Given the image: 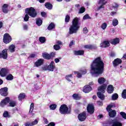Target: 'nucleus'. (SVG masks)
<instances>
[{
	"mask_svg": "<svg viewBox=\"0 0 126 126\" xmlns=\"http://www.w3.org/2000/svg\"><path fill=\"white\" fill-rule=\"evenodd\" d=\"M104 72V62L101 57L94 59L91 65V73L93 76L97 77Z\"/></svg>",
	"mask_w": 126,
	"mask_h": 126,
	"instance_id": "nucleus-1",
	"label": "nucleus"
},
{
	"mask_svg": "<svg viewBox=\"0 0 126 126\" xmlns=\"http://www.w3.org/2000/svg\"><path fill=\"white\" fill-rule=\"evenodd\" d=\"M80 26H79V18L75 17L72 21V25L69 29V34L71 35L74 33H76L78 31Z\"/></svg>",
	"mask_w": 126,
	"mask_h": 126,
	"instance_id": "nucleus-2",
	"label": "nucleus"
},
{
	"mask_svg": "<svg viewBox=\"0 0 126 126\" xmlns=\"http://www.w3.org/2000/svg\"><path fill=\"white\" fill-rule=\"evenodd\" d=\"M107 88L106 85H103L100 86L98 88L97 97L101 99V100H104L105 99V95L103 94L105 93V90Z\"/></svg>",
	"mask_w": 126,
	"mask_h": 126,
	"instance_id": "nucleus-3",
	"label": "nucleus"
},
{
	"mask_svg": "<svg viewBox=\"0 0 126 126\" xmlns=\"http://www.w3.org/2000/svg\"><path fill=\"white\" fill-rule=\"evenodd\" d=\"M25 13H27L31 17H32V18H34V17L37 16L36 10L32 7L26 8L25 9Z\"/></svg>",
	"mask_w": 126,
	"mask_h": 126,
	"instance_id": "nucleus-4",
	"label": "nucleus"
},
{
	"mask_svg": "<svg viewBox=\"0 0 126 126\" xmlns=\"http://www.w3.org/2000/svg\"><path fill=\"white\" fill-rule=\"evenodd\" d=\"M60 112L62 115H65V114H69L70 110H68V107L65 104H63L61 106L60 109Z\"/></svg>",
	"mask_w": 126,
	"mask_h": 126,
	"instance_id": "nucleus-5",
	"label": "nucleus"
},
{
	"mask_svg": "<svg viewBox=\"0 0 126 126\" xmlns=\"http://www.w3.org/2000/svg\"><path fill=\"white\" fill-rule=\"evenodd\" d=\"M43 70H49V71H54L55 69V62L52 61L51 62L50 64L48 65H45L42 67Z\"/></svg>",
	"mask_w": 126,
	"mask_h": 126,
	"instance_id": "nucleus-6",
	"label": "nucleus"
},
{
	"mask_svg": "<svg viewBox=\"0 0 126 126\" xmlns=\"http://www.w3.org/2000/svg\"><path fill=\"white\" fill-rule=\"evenodd\" d=\"M107 3L106 0H99L97 2V10H100L105 8V5Z\"/></svg>",
	"mask_w": 126,
	"mask_h": 126,
	"instance_id": "nucleus-7",
	"label": "nucleus"
},
{
	"mask_svg": "<svg viewBox=\"0 0 126 126\" xmlns=\"http://www.w3.org/2000/svg\"><path fill=\"white\" fill-rule=\"evenodd\" d=\"M9 73V70L7 68H2L0 70V75L1 77H5Z\"/></svg>",
	"mask_w": 126,
	"mask_h": 126,
	"instance_id": "nucleus-8",
	"label": "nucleus"
},
{
	"mask_svg": "<svg viewBox=\"0 0 126 126\" xmlns=\"http://www.w3.org/2000/svg\"><path fill=\"white\" fill-rule=\"evenodd\" d=\"M11 36L9 35L8 33H5L3 36V41L5 44H8L10 42H11Z\"/></svg>",
	"mask_w": 126,
	"mask_h": 126,
	"instance_id": "nucleus-9",
	"label": "nucleus"
},
{
	"mask_svg": "<svg viewBox=\"0 0 126 126\" xmlns=\"http://www.w3.org/2000/svg\"><path fill=\"white\" fill-rule=\"evenodd\" d=\"M87 70L85 68H82L79 70L78 72H75V73H77V77L80 78L81 77L82 74H86Z\"/></svg>",
	"mask_w": 126,
	"mask_h": 126,
	"instance_id": "nucleus-10",
	"label": "nucleus"
},
{
	"mask_svg": "<svg viewBox=\"0 0 126 126\" xmlns=\"http://www.w3.org/2000/svg\"><path fill=\"white\" fill-rule=\"evenodd\" d=\"M78 118L80 122H84L85 120H86V114L85 112H83L79 114Z\"/></svg>",
	"mask_w": 126,
	"mask_h": 126,
	"instance_id": "nucleus-11",
	"label": "nucleus"
},
{
	"mask_svg": "<svg viewBox=\"0 0 126 126\" xmlns=\"http://www.w3.org/2000/svg\"><path fill=\"white\" fill-rule=\"evenodd\" d=\"M0 58H3L4 60L7 59V49H4L0 53Z\"/></svg>",
	"mask_w": 126,
	"mask_h": 126,
	"instance_id": "nucleus-12",
	"label": "nucleus"
},
{
	"mask_svg": "<svg viewBox=\"0 0 126 126\" xmlns=\"http://www.w3.org/2000/svg\"><path fill=\"white\" fill-rule=\"evenodd\" d=\"M9 102V97H6L4 99L2 100L1 102L0 103V106L1 107H4L6 104H8V103Z\"/></svg>",
	"mask_w": 126,
	"mask_h": 126,
	"instance_id": "nucleus-13",
	"label": "nucleus"
},
{
	"mask_svg": "<svg viewBox=\"0 0 126 126\" xmlns=\"http://www.w3.org/2000/svg\"><path fill=\"white\" fill-rule=\"evenodd\" d=\"M0 93L1 96H7V88L5 87L0 90Z\"/></svg>",
	"mask_w": 126,
	"mask_h": 126,
	"instance_id": "nucleus-14",
	"label": "nucleus"
},
{
	"mask_svg": "<svg viewBox=\"0 0 126 126\" xmlns=\"http://www.w3.org/2000/svg\"><path fill=\"white\" fill-rule=\"evenodd\" d=\"M122 63V60L119 58H117L114 60V61L113 62V65L115 67H116V66H118L119 64H121Z\"/></svg>",
	"mask_w": 126,
	"mask_h": 126,
	"instance_id": "nucleus-15",
	"label": "nucleus"
},
{
	"mask_svg": "<svg viewBox=\"0 0 126 126\" xmlns=\"http://www.w3.org/2000/svg\"><path fill=\"white\" fill-rule=\"evenodd\" d=\"M91 90H92V88H91V87H90L89 85L85 86L83 89V91L85 93H89Z\"/></svg>",
	"mask_w": 126,
	"mask_h": 126,
	"instance_id": "nucleus-16",
	"label": "nucleus"
},
{
	"mask_svg": "<svg viewBox=\"0 0 126 126\" xmlns=\"http://www.w3.org/2000/svg\"><path fill=\"white\" fill-rule=\"evenodd\" d=\"M87 111L90 114L94 113V106L92 104H89L87 106Z\"/></svg>",
	"mask_w": 126,
	"mask_h": 126,
	"instance_id": "nucleus-17",
	"label": "nucleus"
},
{
	"mask_svg": "<svg viewBox=\"0 0 126 126\" xmlns=\"http://www.w3.org/2000/svg\"><path fill=\"white\" fill-rule=\"evenodd\" d=\"M44 60L43 59H39L34 63V66L36 67H39V66H41L42 64H43V63Z\"/></svg>",
	"mask_w": 126,
	"mask_h": 126,
	"instance_id": "nucleus-18",
	"label": "nucleus"
},
{
	"mask_svg": "<svg viewBox=\"0 0 126 126\" xmlns=\"http://www.w3.org/2000/svg\"><path fill=\"white\" fill-rule=\"evenodd\" d=\"M109 46H110V43L108 41H104L100 44L101 48H107V47H109Z\"/></svg>",
	"mask_w": 126,
	"mask_h": 126,
	"instance_id": "nucleus-19",
	"label": "nucleus"
},
{
	"mask_svg": "<svg viewBox=\"0 0 126 126\" xmlns=\"http://www.w3.org/2000/svg\"><path fill=\"white\" fill-rule=\"evenodd\" d=\"M109 112V116L111 118H114V117H116V115H117V112H116V110H110Z\"/></svg>",
	"mask_w": 126,
	"mask_h": 126,
	"instance_id": "nucleus-20",
	"label": "nucleus"
},
{
	"mask_svg": "<svg viewBox=\"0 0 126 126\" xmlns=\"http://www.w3.org/2000/svg\"><path fill=\"white\" fill-rule=\"evenodd\" d=\"M7 7H8V4H4L3 5L2 7V9L4 13H7L8 12V9L7 8Z\"/></svg>",
	"mask_w": 126,
	"mask_h": 126,
	"instance_id": "nucleus-21",
	"label": "nucleus"
},
{
	"mask_svg": "<svg viewBox=\"0 0 126 126\" xmlns=\"http://www.w3.org/2000/svg\"><path fill=\"white\" fill-rule=\"evenodd\" d=\"M97 82L99 84H104L106 82V79L104 77H99L97 80Z\"/></svg>",
	"mask_w": 126,
	"mask_h": 126,
	"instance_id": "nucleus-22",
	"label": "nucleus"
},
{
	"mask_svg": "<svg viewBox=\"0 0 126 126\" xmlns=\"http://www.w3.org/2000/svg\"><path fill=\"white\" fill-rule=\"evenodd\" d=\"M107 92L109 94H111V93H113V92H114V87L113 85H110L108 86L107 88Z\"/></svg>",
	"mask_w": 126,
	"mask_h": 126,
	"instance_id": "nucleus-23",
	"label": "nucleus"
},
{
	"mask_svg": "<svg viewBox=\"0 0 126 126\" xmlns=\"http://www.w3.org/2000/svg\"><path fill=\"white\" fill-rule=\"evenodd\" d=\"M8 50L10 53H14L15 52V46L13 44L9 46Z\"/></svg>",
	"mask_w": 126,
	"mask_h": 126,
	"instance_id": "nucleus-24",
	"label": "nucleus"
},
{
	"mask_svg": "<svg viewBox=\"0 0 126 126\" xmlns=\"http://www.w3.org/2000/svg\"><path fill=\"white\" fill-rule=\"evenodd\" d=\"M74 54L76 56H82L84 54V51L83 50L75 51L74 52Z\"/></svg>",
	"mask_w": 126,
	"mask_h": 126,
	"instance_id": "nucleus-25",
	"label": "nucleus"
},
{
	"mask_svg": "<svg viewBox=\"0 0 126 126\" xmlns=\"http://www.w3.org/2000/svg\"><path fill=\"white\" fill-rule=\"evenodd\" d=\"M42 57L43 58H44V59H45V60L51 59V56L50 55V54L47 53H42Z\"/></svg>",
	"mask_w": 126,
	"mask_h": 126,
	"instance_id": "nucleus-26",
	"label": "nucleus"
},
{
	"mask_svg": "<svg viewBox=\"0 0 126 126\" xmlns=\"http://www.w3.org/2000/svg\"><path fill=\"white\" fill-rule=\"evenodd\" d=\"M120 43V39L118 38H116L115 39H113L111 41V44L112 45H117V44H119Z\"/></svg>",
	"mask_w": 126,
	"mask_h": 126,
	"instance_id": "nucleus-27",
	"label": "nucleus"
},
{
	"mask_svg": "<svg viewBox=\"0 0 126 126\" xmlns=\"http://www.w3.org/2000/svg\"><path fill=\"white\" fill-rule=\"evenodd\" d=\"M36 23L38 26H41V25H42V23H43V21L40 18L36 19Z\"/></svg>",
	"mask_w": 126,
	"mask_h": 126,
	"instance_id": "nucleus-28",
	"label": "nucleus"
},
{
	"mask_svg": "<svg viewBox=\"0 0 126 126\" xmlns=\"http://www.w3.org/2000/svg\"><path fill=\"white\" fill-rule=\"evenodd\" d=\"M65 79H66L67 81H69V82H70L71 79H72V74L67 75L65 76Z\"/></svg>",
	"mask_w": 126,
	"mask_h": 126,
	"instance_id": "nucleus-29",
	"label": "nucleus"
},
{
	"mask_svg": "<svg viewBox=\"0 0 126 126\" xmlns=\"http://www.w3.org/2000/svg\"><path fill=\"white\" fill-rule=\"evenodd\" d=\"M45 5L48 9H52L53 8V5L50 3H46Z\"/></svg>",
	"mask_w": 126,
	"mask_h": 126,
	"instance_id": "nucleus-30",
	"label": "nucleus"
},
{
	"mask_svg": "<svg viewBox=\"0 0 126 126\" xmlns=\"http://www.w3.org/2000/svg\"><path fill=\"white\" fill-rule=\"evenodd\" d=\"M25 98V94L22 93L20 94L18 96V99L20 101H21L22 99H24Z\"/></svg>",
	"mask_w": 126,
	"mask_h": 126,
	"instance_id": "nucleus-31",
	"label": "nucleus"
},
{
	"mask_svg": "<svg viewBox=\"0 0 126 126\" xmlns=\"http://www.w3.org/2000/svg\"><path fill=\"white\" fill-rule=\"evenodd\" d=\"M55 24L51 23L48 26V27L47 28V29H48L49 30H52V29H55Z\"/></svg>",
	"mask_w": 126,
	"mask_h": 126,
	"instance_id": "nucleus-32",
	"label": "nucleus"
},
{
	"mask_svg": "<svg viewBox=\"0 0 126 126\" xmlns=\"http://www.w3.org/2000/svg\"><path fill=\"white\" fill-rule=\"evenodd\" d=\"M118 24L119 21L117 19H114L113 20L112 25H113V26H117V25H118Z\"/></svg>",
	"mask_w": 126,
	"mask_h": 126,
	"instance_id": "nucleus-33",
	"label": "nucleus"
},
{
	"mask_svg": "<svg viewBox=\"0 0 126 126\" xmlns=\"http://www.w3.org/2000/svg\"><path fill=\"white\" fill-rule=\"evenodd\" d=\"M39 40V42H40V43H42V44H44V43L46 42V38H45V37H40Z\"/></svg>",
	"mask_w": 126,
	"mask_h": 126,
	"instance_id": "nucleus-34",
	"label": "nucleus"
},
{
	"mask_svg": "<svg viewBox=\"0 0 126 126\" xmlns=\"http://www.w3.org/2000/svg\"><path fill=\"white\" fill-rule=\"evenodd\" d=\"M113 107H115V104H110L108 105L106 108L107 111L110 112V111L112 110L111 108H113Z\"/></svg>",
	"mask_w": 126,
	"mask_h": 126,
	"instance_id": "nucleus-35",
	"label": "nucleus"
},
{
	"mask_svg": "<svg viewBox=\"0 0 126 126\" xmlns=\"http://www.w3.org/2000/svg\"><path fill=\"white\" fill-rule=\"evenodd\" d=\"M6 79L7 80H12V79H13V76H12V74H9L8 75H7Z\"/></svg>",
	"mask_w": 126,
	"mask_h": 126,
	"instance_id": "nucleus-36",
	"label": "nucleus"
},
{
	"mask_svg": "<svg viewBox=\"0 0 126 126\" xmlns=\"http://www.w3.org/2000/svg\"><path fill=\"white\" fill-rule=\"evenodd\" d=\"M119 98V95H118V94H114L112 96V100H117Z\"/></svg>",
	"mask_w": 126,
	"mask_h": 126,
	"instance_id": "nucleus-37",
	"label": "nucleus"
},
{
	"mask_svg": "<svg viewBox=\"0 0 126 126\" xmlns=\"http://www.w3.org/2000/svg\"><path fill=\"white\" fill-rule=\"evenodd\" d=\"M33 110H34V103H32L30 106L29 113L31 114L32 113Z\"/></svg>",
	"mask_w": 126,
	"mask_h": 126,
	"instance_id": "nucleus-38",
	"label": "nucleus"
},
{
	"mask_svg": "<svg viewBox=\"0 0 126 126\" xmlns=\"http://www.w3.org/2000/svg\"><path fill=\"white\" fill-rule=\"evenodd\" d=\"M72 97L75 100H79L80 99V97L76 94H73Z\"/></svg>",
	"mask_w": 126,
	"mask_h": 126,
	"instance_id": "nucleus-39",
	"label": "nucleus"
},
{
	"mask_svg": "<svg viewBox=\"0 0 126 126\" xmlns=\"http://www.w3.org/2000/svg\"><path fill=\"white\" fill-rule=\"evenodd\" d=\"M122 96L123 99H126V90H124L122 94Z\"/></svg>",
	"mask_w": 126,
	"mask_h": 126,
	"instance_id": "nucleus-40",
	"label": "nucleus"
},
{
	"mask_svg": "<svg viewBox=\"0 0 126 126\" xmlns=\"http://www.w3.org/2000/svg\"><path fill=\"white\" fill-rule=\"evenodd\" d=\"M9 105L10 107H15L16 103L15 102V101H11L10 103H9Z\"/></svg>",
	"mask_w": 126,
	"mask_h": 126,
	"instance_id": "nucleus-41",
	"label": "nucleus"
},
{
	"mask_svg": "<svg viewBox=\"0 0 126 126\" xmlns=\"http://www.w3.org/2000/svg\"><path fill=\"white\" fill-rule=\"evenodd\" d=\"M54 49L56 50V51H59V50L61 49V46L58 44H56L54 46Z\"/></svg>",
	"mask_w": 126,
	"mask_h": 126,
	"instance_id": "nucleus-42",
	"label": "nucleus"
},
{
	"mask_svg": "<svg viewBox=\"0 0 126 126\" xmlns=\"http://www.w3.org/2000/svg\"><path fill=\"white\" fill-rule=\"evenodd\" d=\"M24 20L25 21H28V20H29V14L26 13L24 18Z\"/></svg>",
	"mask_w": 126,
	"mask_h": 126,
	"instance_id": "nucleus-43",
	"label": "nucleus"
},
{
	"mask_svg": "<svg viewBox=\"0 0 126 126\" xmlns=\"http://www.w3.org/2000/svg\"><path fill=\"white\" fill-rule=\"evenodd\" d=\"M101 27L103 29V30H105V29H106V28H107V23H103L101 25Z\"/></svg>",
	"mask_w": 126,
	"mask_h": 126,
	"instance_id": "nucleus-44",
	"label": "nucleus"
},
{
	"mask_svg": "<svg viewBox=\"0 0 126 126\" xmlns=\"http://www.w3.org/2000/svg\"><path fill=\"white\" fill-rule=\"evenodd\" d=\"M91 17H90V16H89V15L88 14H86L83 18V19H84V20H86V19H91Z\"/></svg>",
	"mask_w": 126,
	"mask_h": 126,
	"instance_id": "nucleus-45",
	"label": "nucleus"
},
{
	"mask_svg": "<svg viewBox=\"0 0 126 126\" xmlns=\"http://www.w3.org/2000/svg\"><path fill=\"white\" fill-rule=\"evenodd\" d=\"M57 108V105L56 104H52L50 106V108L51 110H56Z\"/></svg>",
	"mask_w": 126,
	"mask_h": 126,
	"instance_id": "nucleus-46",
	"label": "nucleus"
},
{
	"mask_svg": "<svg viewBox=\"0 0 126 126\" xmlns=\"http://www.w3.org/2000/svg\"><path fill=\"white\" fill-rule=\"evenodd\" d=\"M120 115L121 116H122V118H123V119H125V120H126V113L124 112H121L120 113Z\"/></svg>",
	"mask_w": 126,
	"mask_h": 126,
	"instance_id": "nucleus-47",
	"label": "nucleus"
},
{
	"mask_svg": "<svg viewBox=\"0 0 126 126\" xmlns=\"http://www.w3.org/2000/svg\"><path fill=\"white\" fill-rule=\"evenodd\" d=\"M70 19V17H69V16L68 15H66L65 18V22L66 23L69 22Z\"/></svg>",
	"mask_w": 126,
	"mask_h": 126,
	"instance_id": "nucleus-48",
	"label": "nucleus"
},
{
	"mask_svg": "<svg viewBox=\"0 0 126 126\" xmlns=\"http://www.w3.org/2000/svg\"><path fill=\"white\" fill-rule=\"evenodd\" d=\"M83 32L84 34H87L88 33V29L87 27H85L83 29Z\"/></svg>",
	"mask_w": 126,
	"mask_h": 126,
	"instance_id": "nucleus-49",
	"label": "nucleus"
},
{
	"mask_svg": "<svg viewBox=\"0 0 126 126\" xmlns=\"http://www.w3.org/2000/svg\"><path fill=\"white\" fill-rule=\"evenodd\" d=\"M84 48H85V49H93V46L91 45H85Z\"/></svg>",
	"mask_w": 126,
	"mask_h": 126,
	"instance_id": "nucleus-50",
	"label": "nucleus"
},
{
	"mask_svg": "<svg viewBox=\"0 0 126 126\" xmlns=\"http://www.w3.org/2000/svg\"><path fill=\"white\" fill-rule=\"evenodd\" d=\"M85 11V8L82 7L79 10V13H83Z\"/></svg>",
	"mask_w": 126,
	"mask_h": 126,
	"instance_id": "nucleus-51",
	"label": "nucleus"
},
{
	"mask_svg": "<svg viewBox=\"0 0 126 126\" xmlns=\"http://www.w3.org/2000/svg\"><path fill=\"white\" fill-rule=\"evenodd\" d=\"M3 116L4 118H7V117H8V112H7V111H5L3 113Z\"/></svg>",
	"mask_w": 126,
	"mask_h": 126,
	"instance_id": "nucleus-52",
	"label": "nucleus"
},
{
	"mask_svg": "<svg viewBox=\"0 0 126 126\" xmlns=\"http://www.w3.org/2000/svg\"><path fill=\"white\" fill-rule=\"evenodd\" d=\"M49 55L50 56V59H52V58H55V56H56V53L52 52Z\"/></svg>",
	"mask_w": 126,
	"mask_h": 126,
	"instance_id": "nucleus-53",
	"label": "nucleus"
},
{
	"mask_svg": "<svg viewBox=\"0 0 126 126\" xmlns=\"http://www.w3.org/2000/svg\"><path fill=\"white\" fill-rule=\"evenodd\" d=\"M62 58H59V59L58 58H56L55 59V62L56 63H60V60H61Z\"/></svg>",
	"mask_w": 126,
	"mask_h": 126,
	"instance_id": "nucleus-54",
	"label": "nucleus"
},
{
	"mask_svg": "<svg viewBox=\"0 0 126 126\" xmlns=\"http://www.w3.org/2000/svg\"><path fill=\"white\" fill-rule=\"evenodd\" d=\"M37 124H38V121L35 120L32 123V126H35V125H37Z\"/></svg>",
	"mask_w": 126,
	"mask_h": 126,
	"instance_id": "nucleus-55",
	"label": "nucleus"
},
{
	"mask_svg": "<svg viewBox=\"0 0 126 126\" xmlns=\"http://www.w3.org/2000/svg\"><path fill=\"white\" fill-rule=\"evenodd\" d=\"M47 15V14L46 13V12H42L41 13V16H42L43 17H46V15Z\"/></svg>",
	"mask_w": 126,
	"mask_h": 126,
	"instance_id": "nucleus-56",
	"label": "nucleus"
},
{
	"mask_svg": "<svg viewBox=\"0 0 126 126\" xmlns=\"http://www.w3.org/2000/svg\"><path fill=\"white\" fill-rule=\"evenodd\" d=\"M74 45V41L73 40H72L69 44V47H71V46H73Z\"/></svg>",
	"mask_w": 126,
	"mask_h": 126,
	"instance_id": "nucleus-57",
	"label": "nucleus"
},
{
	"mask_svg": "<svg viewBox=\"0 0 126 126\" xmlns=\"http://www.w3.org/2000/svg\"><path fill=\"white\" fill-rule=\"evenodd\" d=\"M49 126H56V124H55V123H54V122H51L50 123H49Z\"/></svg>",
	"mask_w": 126,
	"mask_h": 126,
	"instance_id": "nucleus-58",
	"label": "nucleus"
},
{
	"mask_svg": "<svg viewBox=\"0 0 126 126\" xmlns=\"http://www.w3.org/2000/svg\"><path fill=\"white\" fill-rule=\"evenodd\" d=\"M23 28H24V30H27V29H28V26H27L26 25H24L23 26Z\"/></svg>",
	"mask_w": 126,
	"mask_h": 126,
	"instance_id": "nucleus-59",
	"label": "nucleus"
},
{
	"mask_svg": "<svg viewBox=\"0 0 126 126\" xmlns=\"http://www.w3.org/2000/svg\"><path fill=\"white\" fill-rule=\"evenodd\" d=\"M97 104L99 106H102L103 105V102L102 101H98Z\"/></svg>",
	"mask_w": 126,
	"mask_h": 126,
	"instance_id": "nucleus-60",
	"label": "nucleus"
},
{
	"mask_svg": "<svg viewBox=\"0 0 126 126\" xmlns=\"http://www.w3.org/2000/svg\"><path fill=\"white\" fill-rule=\"evenodd\" d=\"M26 126H32V124H30V123L28 122L25 125Z\"/></svg>",
	"mask_w": 126,
	"mask_h": 126,
	"instance_id": "nucleus-61",
	"label": "nucleus"
},
{
	"mask_svg": "<svg viewBox=\"0 0 126 126\" xmlns=\"http://www.w3.org/2000/svg\"><path fill=\"white\" fill-rule=\"evenodd\" d=\"M35 57H36V54H32L30 55V57L32 58H35Z\"/></svg>",
	"mask_w": 126,
	"mask_h": 126,
	"instance_id": "nucleus-62",
	"label": "nucleus"
},
{
	"mask_svg": "<svg viewBox=\"0 0 126 126\" xmlns=\"http://www.w3.org/2000/svg\"><path fill=\"white\" fill-rule=\"evenodd\" d=\"M56 43H57V44H58V45H62V44H63V43L61 42V41H57L56 42Z\"/></svg>",
	"mask_w": 126,
	"mask_h": 126,
	"instance_id": "nucleus-63",
	"label": "nucleus"
},
{
	"mask_svg": "<svg viewBox=\"0 0 126 126\" xmlns=\"http://www.w3.org/2000/svg\"><path fill=\"white\" fill-rule=\"evenodd\" d=\"M98 118L99 119H102V118H103V115H99L98 116Z\"/></svg>",
	"mask_w": 126,
	"mask_h": 126,
	"instance_id": "nucleus-64",
	"label": "nucleus"
}]
</instances>
